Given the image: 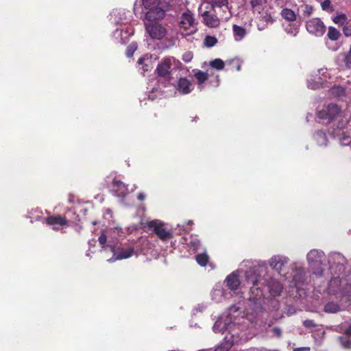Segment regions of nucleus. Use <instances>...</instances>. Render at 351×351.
<instances>
[{"mask_svg":"<svg viewBox=\"0 0 351 351\" xmlns=\"http://www.w3.org/2000/svg\"><path fill=\"white\" fill-rule=\"evenodd\" d=\"M204 23L209 27H217L219 25L220 21L215 14H211L208 11H205L202 14Z\"/></svg>","mask_w":351,"mask_h":351,"instance_id":"10","label":"nucleus"},{"mask_svg":"<svg viewBox=\"0 0 351 351\" xmlns=\"http://www.w3.org/2000/svg\"><path fill=\"white\" fill-rule=\"evenodd\" d=\"M145 227L152 230L153 232L162 241H167L173 238V234L170 230L165 228V223L159 220L155 219L147 221Z\"/></svg>","mask_w":351,"mask_h":351,"instance_id":"2","label":"nucleus"},{"mask_svg":"<svg viewBox=\"0 0 351 351\" xmlns=\"http://www.w3.org/2000/svg\"><path fill=\"white\" fill-rule=\"evenodd\" d=\"M99 243L102 249L106 248V243L107 241V237L105 234H101L98 238Z\"/></svg>","mask_w":351,"mask_h":351,"instance_id":"32","label":"nucleus"},{"mask_svg":"<svg viewBox=\"0 0 351 351\" xmlns=\"http://www.w3.org/2000/svg\"><path fill=\"white\" fill-rule=\"evenodd\" d=\"M310 350L309 347H300L295 348L293 351H310Z\"/></svg>","mask_w":351,"mask_h":351,"instance_id":"39","label":"nucleus"},{"mask_svg":"<svg viewBox=\"0 0 351 351\" xmlns=\"http://www.w3.org/2000/svg\"><path fill=\"white\" fill-rule=\"evenodd\" d=\"M346 333L351 336V326L346 329Z\"/></svg>","mask_w":351,"mask_h":351,"instance_id":"43","label":"nucleus"},{"mask_svg":"<svg viewBox=\"0 0 351 351\" xmlns=\"http://www.w3.org/2000/svg\"><path fill=\"white\" fill-rule=\"evenodd\" d=\"M327 37L332 41H336L339 40L341 37L340 32L335 27L330 26L328 27V31L327 33Z\"/></svg>","mask_w":351,"mask_h":351,"instance_id":"16","label":"nucleus"},{"mask_svg":"<svg viewBox=\"0 0 351 351\" xmlns=\"http://www.w3.org/2000/svg\"><path fill=\"white\" fill-rule=\"evenodd\" d=\"M281 15L285 20L288 21H294L296 20V14L289 8H284L281 12Z\"/></svg>","mask_w":351,"mask_h":351,"instance_id":"17","label":"nucleus"},{"mask_svg":"<svg viewBox=\"0 0 351 351\" xmlns=\"http://www.w3.org/2000/svg\"><path fill=\"white\" fill-rule=\"evenodd\" d=\"M285 263V258L283 257L274 256L271 258L269 265L273 269L280 272Z\"/></svg>","mask_w":351,"mask_h":351,"instance_id":"14","label":"nucleus"},{"mask_svg":"<svg viewBox=\"0 0 351 351\" xmlns=\"http://www.w3.org/2000/svg\"><path fill=\"white\" fill-rule=\"evenodd\" d=\"M210 3L213 8L215 7L221 8L228 4V0H210Z\"/></svg>","mask_w":351,"mask_h":351,"instance_id":"27","label":"nucleus"},{"mask_svg":"<svg viewBox=\"0 0 351 351\" xmlns=\"http://www.w3.org/2000/svg\"><path fill=\"white\" fill-rule=\"evenodd\" d=\"M307 31L316 36H322L326 31V26L319 18H313L306 22Z\"/></svg>","mask_w":351,"mask_h":351,"instance_id":"7","label":"nucleus"},{"mask_svg":"<svg viewBox=\"0 0 351 351\" xmlns=\"http://www.w3.org/2000/svg\"><path fill=\"white\" fill-rule=\"evenodd\" d=\"M226 281L227 286L232 291L237 290L241 284L238 275L234 272H232L231 274L228 275L226 278Z\"/></svg>","mask_w":351,"mask_h":351,"instance_id":"11","label":"nucleus"},{"mask_svg":"<svg viewBox=\"0 0 351 351\" xmlns=\"http://www.w3.org/2000/svg\"><path fill=\"white\" fill-rule=\"evenodd\" d=\"M303 326L307 328H313L317 326V324L312 319H306L303 322Z\"/></svg>","mask_w":351,"mask_h":351,"instance_id":"33","label":"nucleus"},{"mask_svg":"<svg viewBox=\"0 0 351 351\" xmlns=\"http://www.w3.org/2000/svg\"><path fill=\"white\" fill-rule=\"evenodd\" d=\"M330 92L332 95L336 97H342L344 96L346 94V89L342 86H336L331 88L330 89Z\"/></svg>","mask_w":351,"mask_h":351,"instance_id":"22","label":"nucleus"},{"mask_svg":"<svg viewBox=\"0 0 351 351\" xmlns=\"http://www.w3.org/2000/svg\"><path fill=\"white\" fill-rule=\"evenodd\" d=\"M171 61L169 58L162 60L157 66L156 72L158 76L168 77L171 73Z\"/></svg>","mask_w":351,"mask_h":351,"instance_id":"9","label":"nucleus"},{"mask_svg":"<svg viewBox=\"0 0 351 351\" xmlns=\"http://www.w3.org/2000/svg\"><path fill=\"white\" fill-rule=\"evenodd\" d=\"M253 285H254V286L256 285H257V280H254L253 282Z\"/></svg>","mask_w":351,"mask_h":351,"instance_id":"46","label":"nucleus"},{"mask_svg":"<svg viewBox=\"0 0 351 351\" xmlns=\"http://www.w3.org/2000/svg\"><path fill=\"white\" fill-rule=\"evenodd\" d=\"M195 259L197 263L202 267L206 266L208 262V256L204 253L196 255Z\"/></svg>","mask_w":351,"mask_h":351,"instance_id":"24","label":"nucleus"},{"mask_svg":"<svg viewBox=\"0 0 351 351\" xmlns=\"http://www.w3.org/2000/svg\"><path fill=\"white\" fill-rule=\"evenodd\" d=\"M210 66L218 71L223 70L225 66L224 62L220 58H216L210 62Z\"/></svg>","mask_w":351,"mask_h":351,"instance_id":"21","label":"nucleus"},{"mask_svg":"<svg viewBox=\"0 0 351 351\" xmlns=\"http://www.w3.org/2000/svg\"><path fill=\"white\" fill-rule=\"evenodd\" d=\"M165 16V12L163 9L158 6L151 9L145 14V19L151 22H156V21L162 19Z\"/></svg>","mask_w":351,"mask_h":351,"instance_id":"8","label":"nucleus"},{"mask_svg":"<svg viewBox=\"0 0 351 351\" xmlns=\"http://www.w3.org/2000/svg\"><path fill=\"white\" fill-rule=\"evenodd\" d=\"M110 249H111V250H112V252H114V246L110 245Z\"/></svg>","mask_w":351,"mask_h":351,"instance_id":"45","label":"nucleus"},{"mask_svg":"<svg viewBox=\"0 0 351 351\" xmlns=\"http://www.w3.org/2000/svg\"><path fill=\"white\" fill-rule=\"evenodd\" d=\"M308 87L311 88V89H317L319 88V85L317 84H312V83H308Z\"/></svg>","mask_w":351,"mask_h":351,"instance_id":"41","label":"nucleus"},{"mask_svg":"<svg viewBox=\"0 0 351 351\" xmlns=\"http://www.w3.org/2000/svg\"><path fill=\"white\" fill-rule=\"evenodd\" d=\"M114 184L116 185H122L123 184V183L121 181L114 182Z\"/></svg>","mask_w":351,"mask_h":351,"instance_id":"44","label":"nucleus"},{"mask_svg":"<svg viewBox=\"0 0 351 351\" xmlns=\"http://www.w3.org/2000/svg\"><path fill=\"white\" fill-rule=\"evenodd\" d=\"M321 6L323 10L328 11L330 12H333L334 9L331 5L330 0H324L321 3Z\"/></svg>","mask_w":351,"mask_h":351,"instance_id":"28","label":"nucleus"},{"mask_svg":"<svg viewBox=\"0 0 351 351\" xmlns=\"http://www.w3.org/2000/svg\"><path fill=\"white\" fill-rule=\"evenodd\" d=\"M47 225L51 226L53 230L58 231L62 227H68L69 221L62 215H51L45 218Z\"/></svg>","mask_w":351,"mask_h":351,"instance_id":"6","label":"nucleus"},{"mask_svg":"<svg viewBox=\"0 0 351 351\" xmlns=\"http://www.w3.org/2000/svg\"><path fill=\"white\" fill-rule=\"evenodd\" d=\"M137 198L139 201H143L145 199V195L143 193H139L137 195Z\"/></svg>","mask_w":351,"mask_h":351,"instance_id":"40","label":"nucleus"},{"mask_svg":"<svg viewBox=\"0 0 351 351\" xmlns=\"http://www.w3.org/2000/svg\"><path fill=\"white\" fill-rule=\"evenodd\" d=\"M234 62L237 64V65H236L237 71H240L241 69V65L239 64L238 60H232L230 61V63H234Z\"/></svg>","mask_w":351,"mask_h":351,"instance_id":"38","label":"nucleus"},{"mask_svg":"<svg viewBox=\"0 0 351 351\" xmlns=\"http://www.w3.org/2000/svg\"><path fill=\"white\" fill-rule=\"evenodd\" d=\"M192 54L191 52H186L185 53L184 55H183V58H182V60L185 62H189L191 61V60L192 59Z\"/></svg>","mask_w":351,"mask_h":351,"instance_id":"35","label":"nucleus"},{"mask_svg":"<svg viewBox=\"0 0 351 351\" xmlns=\"http://www.w3.org/2000/svg\"><path fill=\"white\" fill-rule=\"evenodd\" d=\"M232 31L234 36V39L237 41L242 40L246 35L245 28L239 26L237 25H233Z\"/></svg>","mask_w":351,"mask_h":351,"instance_id":"15","label":"nucleus"},{"mask_svg":"<svg viewBox=\"0 0 351 351\" xmlns=\"http://www.w3.org/2000/svg\"><path fill=\"white\" fill-rule=\"evenodd\" d=\"M341 112V108L337 104L331 103L324 106L322 110L318 111L317 115L321 119L332 121L337 119Z\"/></svg>","mask_w":351,"mask_h":351,"instance_id":"4","label":"nucleus"},{"mask_svg":"<svg viewBox=\"0 0 351 351\" xmlns=\"http://www.w3.org/2000/svg\"><path fill=\"white\" fill-rule=\"evenodd\" d=\"M145 61V58L143 57L140 58L138 60V64H144V62Z\"/></svg>","mask_w":351,"mask_h":351,"instance_id":"42","label":"nucleus"},{"mask_svg":"<svg viewBox=\"0 0 351 351\" xmlns=\"http://www.w3.org/2000/svg\"><path fill=\"white\" fill-rule=\"evenodd\" d=\"M313 12V8L311 7H309L308 5L305 6V10L304 11V14L306 16H310Z\"/></svg>","mask_w":351,"mask_h":351,"instance_id":"37","label":"nucleus"},{"mask_svg":"<svg viewBox=\"0 0 351 351\" xmlns=\"http://www.w3.org/2000/svg\"><path fill=\"white\" fill-rule=\"evenodd\" d=\"M191 82L186 77H181L178 82V90L183 94L189 93L192 88Z\"/></svg>","mask_w":351,"mask_h":351,"instance_id":"12","label":"nucleus"},{"mask_svg":"<svg viewBox=\"0 0 351 351\" xmlns=\"http://www.w3.org/2000/svg\"><path fill=\"white\" fill-rule=\"evenodd\" d=\"M160 4V0H142V5L145 10H149Z\"/></svg>","mask_w":351,"mask_h":351,"instance_id":"20","label":"nucleus"},{"mask_svg":"<svg viewBox=\"0 0 351 351\" xmlns=\"http://www.w3.org/2000/svg\"><path fill=\"white\" fill-rule=\"evenodd\" d=\"M232 346V343H229L227 342L225 344H221V345L218 346L215 348V351H228L230 349Z\"/></svg>","mask_w":351,"mask_h":351,"instance_id":"31","label":"nucleus"},{"mask_svg":"<svg viewBox=\"0 0 351 351\" xmlns=\"http://www.w3.org/2000/svg\"><path fill=\"white\" fill-rule=\"evenodd\" d=\"M324 253L318 250H312L307 254V261L313 274L322 276L323 274L322 261L324 259Z\"/></svg>","mask_w":351,"mask_h":351,"instance_id":"1","label":"nucleus"},{"mask_svg":"<svg viewBox=\"0 0 351 351\" xmlns=\"http://www.w3.org/2000/svg\"><path fill=\"white\" fill-rule=\"evenodd\" d=\"M143 70H144V71H147V70H148V69H147V68H143Z\"/></svg>","mask_w":351,"mask_h":351,"instance_id":"47","label":"nucleus"},{"mask_svg":"<svg viewBox=\"0 0 351 351\" xmlns=\"http://www.w3.org/2000/svg\"><path fill=\"white\" fill-rule=\"evenodd\" d=\"M179 27L180 29L184 31L190 30V32L186 34H191L195 32L196 28L195 27L194 15L189 10H187L181 14L179 21Z\"/></svg>","mask_w":351,"mask_h":351,"instance_id":"5","label":"nucleus"},{"mask_svg":"<svg viewBox=\"0 0 351 351\" xmlns=\"http://www.w3.org/2000/svg\"><path fill=\"white\" fill-rule=\"evenodd\" d=\"M146 32L153 40H162L167 34L166 28L158 22L145 23Z\"/></svg>","mask_w":351,"mask_h":351,"instance_id":"3","label":"nucleus"},{"mask_svg":"<svg viewBox=\"0 0 351 351\" xmlns=\"http://www.w3.org/2000/svg\"><path fill=\"white\" fill-rule=\"evenodd\" d=\"M345 23L343 25V33L347 37L351 36V23L346 21Z\"/></svg>","mask_w":351,"mask_h":351,"instance_id":"30","label":"nucleus"},{"mask_svg":"<svg viewBox=\"0 0 351 351\" xmlns=\"http://www.w3.org/2000/svg\"><path fill=\"white\" fill-rule=\"evenodd\" d=\"M134 253L133 247L119 248L117 252L114 253L116 260H122L130 258Z\"/></svg>","mask_w":351,"mask_h":351,"instance_id":"13","label":"nucleus"},{"mask_svg":"<svg viewBox=\"0 0 351 351\" xmlns=\"http://www.w3.org/2000/svg\"><path fill=\"white\" fill-rule=\"evenodd\" d=\"M340 306L337 303L331 302L327 303L324 308V311L328 313H335L339 311Z\"/></svg>","mask_w":351,"mask_h":351,"instance_id":"18","label":"nucleus"},{"mask_svg":"<svg viewBox=\"0 0 351 351\" xmlns=\"http://www.w3.org/2000/svg\"><path fill=\"white\" fill-rule=\"evenodd\" d=\"M194 77L197 81L199 85H202L208 79V75L202 71H198L194 74Z\"/></svg>","mask_w":351,"mask_h":351,"instance_id":"19","label":"nucleus"},{"mask_svg":"<svg viewBox=\"0 0 351 351\" xmlns=\"http://www.w3.org/2000/svg\"><path fill=\"white\" fill-rule=\"evenodd\" d=\"M217 43V39L215 36H206L204 38V45L208 47H213Z\"/></svg>","mask_w":351,"mask_h":351,"instance_id":"26","label":"nucleus"},{"mask_svg":"<svg viewBox=\"0 0 351 351\" xmlns=\"http://www.w3.org/2000/svg\"><path fill=\"white\" fill-rule=\"evenodd\" d=\"M276 286L275 289L270 287V292L274 295H278L280 294L282 290V287L279 282L274 283Z\"/></svg>","mask_w":351,"mask_h":351,"instance_id":"29","label":"nucleus"},{"mask_svg":"<svg viewBox=\"0 0 351 351\" xmlns=\"http://www.w3.org/2000/svg\"><path fill=\"white\" fill-rule=\"evenodd\" d=\"M272 330L277 337H280L281 336L282 331L280 328L274 327L273 328Z\"/></svg>","mask_w":351,"mask_h":351,"instance_id":"36","label":"nucleus"},{"mask_svg":"<svg viewBox=\"0 0 351 351\" xmlns=\"http://www.w3.org/2000/svg\"><path fill=\"white\" fill-rule=\"evenodd\" d=\"M263 2L264 0H251L250 4L252 9H254L256 6L262 5Z\"/></svg>","mask_w":351,"mask_h":351,"instance_id":"34","label":"nucleus"},{"mask_svg":"<svg viewBox=\"0 0 351 351\" xmlns=\"http://www.w3.org/2000/svg\"><path fill=\"white\" fill-rule=\"evenodd\" d=\"M348 18L346 14L341 13L339 14H337V16H334L332 18V21L335 23L339 25V26H343L345 23L347 21Z\"/></svg>","mask_w":351,"mask_h":351,"instance_id":"23","label":"nucleus"},{"mask_svg":"<svg viewBox=\"0 0 351 351\" xmlns=\"http://www.w3.org/2000/svg\"><path fill=\"white\" fill-rule=\"evenodd\" d=\"M137 47L138 46L136 43H132L131 44H130L128 46V47L126 49V51H125V54H126L127 57H128V58L132 57L134 55V53L137 49Z\"/></svg>","mask_w":351,"mask_h":351,"instance_id":"25","label":"nucleus"}]
</instances>
